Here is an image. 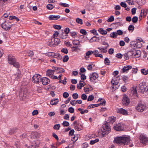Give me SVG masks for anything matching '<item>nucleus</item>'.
I'll list each match as a JSON object with an SVG mask.
<instances>
[{"instance_id": "22", "label": "nucleus", "mask_w": 148, "mask_h": 148, "mask_svg": "<svg viewBox=\"0 0 148 148\" xmlns=\"http://www.w3.org/2000/svg\"><path fill=\"white\" fill-rule=\"evenodd\" d=\"M55 70H48L46 72V75L48 76H50L51 75L54 74Z\"/></svg>"}, {"instance_id": "52", "label": "nucleus", "mask_w": 148, "mask_h": 148, "mask_svg": "<svg viewBox=\"0 0 148 148\" xmlns=\"http://www.w3.org/2000/svg\"><path fill=\"white\" fill-rule=\"evenodd\" d=\"M68 111L70 113H73L74 112V110L72 107H71L69 108Z\"/></svg>"}, {"instance_id": "9", "label": "nucleus", "mask_w": 148, "mask_h": 148, "mask_svg": "<svg viewBox=\"0 0 148 148\" xmlns=\"http://www.w3.org/2000/svg\"><path fill=\"white\" fill-rule=\"evenodd\" d=\"M122 101L123 105L125 106H127L130 103V101L129 98L127 95H124L123 97Z\"/></svg>"}, {"instance_id": "48", "label": "nucleus", "mask_w": 148, "mask_h": 148, "mask_svg": "<svg viewBox=\"0 0 148 148\" xmlns=\"http://www.w3.org/2000/svg\"><path fill=\"white\" fill-rule=\"evenodd\" d=\"M114 20V18L113 16H111L108 19L107 21L108 22H111L113 21Z\"/></svg>"}, {"instance_id": "39", "label": "nucleus", "mask_w": 148, "mask_h": 148, "mask_svg": "<svg viewBox=\"0 0 148 148\" xmlns=\"http://www.w3.org/2000/svg\"><path fill=\"white\" fill-rule=\"evenodd\" d=\"M94 97L92 95H90L87 99L88 101H90L94 99Z\"/></svg>"}, {"instance_id": "11", "label": "nucleus", "mask_w": 148, "mask_h": 148, "mask_svg": "<svg viewBox=\"0 0 148 148\" xmlns=\"http://www.w3.org/2000/svg\"><path fill=\"white\" fill-rule=\"evenodd\" d=\"M114 128L117 131H122L124 130V126L120 123H118L114 125Z\"/></svg>"}, {"instance_id": "26", "label": "nucleus", "mask_w": 148, "mask_h": 148, "mask_svg": "<svg viewBox=\"0 0 148 148\" xmlns=\"http://www.w3.org/2000/svg\"><path fill=\"white\" fill-rule=\"evenodd\" d=\"M110 36L111 38H116L117 37V35L116 32H114L110 34Z\"/></svg>"}, {"instance_id": "33", "label": "nucleus", "mask_w": 148, "mask_h": 148, "mask_svg": "<svg viewBox=\"0 0 148 148\" xmlns=\"http://www.w3.org/2000/svg\"><path fill=\"white\" fill-rule=\"evenodd\" d=\"M16 128H13L10 130L9 131V133L10 134H12L16 132Z\"/></svg>"}, {"instance_id": "54", "label": "nucleus", "mask_w": 148, "mask_h": 148, "mask_svg": "<svg viewBox=\"0 0 148 148\" xmlns=\"http://www.w3.org/2000/svg\"><path fill=\"white\" fill-rule=\"evenodd\" d=\"M60 127V125L59 124H57L55 125L54 127L53 128L55 130H59Z\"/></svg>"}, {"instance_id": "59", "label": "nucleus", "mask_w": 148, "mask_h": 148, "mask_svg": "<svg viewBox=\"0 0 148 148\" xmlns=\"http://www.w3.org/2000/svg\"><path fill=\"white\" fill-rule=\"evenodd\" d=\"M114 52V49L113 48H110L108 50V53L110 55L112 54Z\"/></svg>"}, {"instance_id": "31", "label": "nucleus", "mask_w": 148, "mask_h": 148, "mask_svg": "<svg viewBox=\"0 0 148 148\" xmlns=\"http://www.w3.org/2000/svg\"><path fill=\"white\" fill-rule=\"evenodd\" d=\"M73 43L74 45H80V42L78 40H74L73 41Z\"/></svg>"}, {"instance_id": "63", "label": "nucleus", "mask_w": 148, "mask_h": 148, "mask_svg": "<svg viewBox=\"0 0 148 148\" xmlns=\"http://www.w3.org/2000/svg\"><path fill=\"white\" fill-rule=\"evenodd\" d=\"M134 26L133 25H130L129 26L128 29V30L130 31H133L134 29Z\"/></svg>"}, {"instance_id": "27", "label": "nucleus", "mask_w": 148, "mask_h": 148, "mask_svg": "<svg viewBox=\"0 0 148 148\" xmlns=\"http://www.w3.org/2000/svg\"><path fill=\"white\" fill-rule=\"evenodd\" d=\"M141 72L144 75H146L148 74V69H141Z\"/></svg>"}, {"instance_id": "40", "label": "nucleus", "mask_w": 148, "mask_h": 148, "mask_svg": "<svg viewBox=\"0 0 148 148\" xmlns=\"http://www.w3.org/2000/svg\"><path fill=\"white\" fill-rule=\"evenodd\" d=\"M78 135H76V136L74 135V136L73 137L71 140L74 142H75L78 139Z\"/></svg>"}, {"instance_id": "15", "label": "nucleus", "mask_w": 148, "mask_h": 148, "mask_svg": "<svg viewBox=\"0 0 148 148\" xmlns=\"http://www.w3.org/2000/svg\"><path fill=\"white\" fill-rule=\"evenodd\" d=\"M27 96L28 93L27 91H25L23 92L22 94L21 93V94H20L19 95L20 97H21L20 99L22 100H24L26 98H27Z\"/></svg>"}, {"instance_id": "25", "label": "nucleus", "mask_w": 148, "mask_h": 148, "mask_svg": "<svg viewBox=\"0 0 148 148\" xmlns=\"http://www.w3.org/2000/svg\"><path fill=\"white\" fill-rule=\"evenodd\" d=\"M98 31L101 34L105 35L107 34V32L106 31L104 30L102 28H100L98 29Z\"/></svg>"}, {"instance_id": "47", "label": "nucleus", "mask_w": 148, "mask_h": 148, "mask_svg": "<svg viewBox=\"0 0 148 148\" xmlns=\"http://www.w3.org/2000/svg\"><path fill=\"white\" fill-rule=\"evenodd\" d=\"M76 22L80 24H82L83 23L82 20L79 18H77L76 19Z\"/></svg>"}, {"instance_id": "57", "label": "nucleus", "mask_w": 148, "mask_h": 148, "mask_svg": "<svg viewBox=\"0 0 148 148\" xmlns=\"http://www.w3.org/2000/svg\"><path fill=\"white\" fill-rule=\"evenodd\" d=\"M109 119L110 122L113 123L115 121V117L114 116L109 117Z\"/></svg>"}, {"instance_id": "30", "label": "nucleus", "mask_w": 148, "mask_h": 148, "mask_svg": "<svg viewBox=\"0 0 148 148\" xmlns=\"http://www.w3.org/2000/svg\"><path fill=\"white\" fill-rule=\"evenodd\" d=\"M71 36L73 38H75L77 37V35L76 32H70Z\"/></svg>"}, {"instance_id": "1", "label": "nucleus", "mask_w": 148, "mask_h": 148, "mask_svg": "<svg viewBox=\"0 0 148 148\" xmlns=\"http://www.w3.org/2000/svg\"><path fill=\"white\" fill-rule=\"evenodd\" d=\"M130 138L124 136H118L114 138V142L120 145H129L130 147H132L133 145L131 143Z\"/></svg>"}, {"instance_id": "36", "label": "nucleus", "mask_w": 148, "mask_h": 148, "mask_svg": "<svg viewBox=\"0 0 148 148\" xmlns=\"http://www.w3.org/2000/svg\"><path fill=\"white\" fill-rule=\"evenodd\" d=\"M67 34H66L64 33H63L60 35V37L62 39H65L67 38Z\"/></svg>"}, {"instance_id": "38", "label": "nucleus", "mask_w": 148, "mask_h": 148, "mask_svg": "<svg viewBox=\"0 0 148 148\" xmlns=\"http://www.w3.org/2000/svg\"><path fill=\"white\" fill-rule=\"evenodd\" d=\"M69 59V57L67 55H66L64 57L63 59V62H67Z\"/></svg>"}, {"instance_id": "8", "label": "nucleus", "mask_w": 148, "mask_h": 148, "mask_svg": "<svg viewBox=\"0 0 148 148\" xmlns=\"http://www.w3.org/2000/svg\"><path fill=\"white\" fill-rule=\"evenodd\" d=\"M41 76L38 74H35L32 77V82L35 83H38L41 80Z\"/></svg>"}, {"instance_id": "12", "label": "nucleus", "mask_w": 148, "mask_h": 148, "mask_svg": "<svg viewBox=\"0 0 148 148\" xmlns=\"http://www.w3.org/2000/svg\"><path fill=\"white\" fill-rule=\"evenodd\" d=\"M141 53V52L140 50H134L132 52V54L134 57L136 58L140 56Z\"/></svg>"}, {"instance_id": "44", "label": "nucleus", "mask_w": 148, "mask_h": 148, "mask_svg": "<svg viewBox=\"0 0 148 148\" xmlns=\"http://www.w3.org/2000/svg\"><path fill=\"white\" fill-rule=\"evenodd\" d=\"M84 90L85 92L87 93L89 91H90L92 90V88L91 86L90 87V88H85L84 87Z\"/></svg>"}, {"instance_id": "7", "label": "nucleus", "mask_w": 148, "mask_h": 148, "mask_svg": "<svg viewBox=\"0 0 148 148\" xmlns=\"http://www.w3.org/2000/svg\"><path fill=\"white\" fill-rule=\"evenodd\" d=\"M13 26V25H12L10 23L7 21H5L1 24L2 28L6 31L9 30L10 28Z\"/></svg>"}, {"instance_id": "34", "label": "nucleus", "mask_w": 148, "mask_h": 148, "mask_svg": "<svg viewBox=\"0 0 148 148\" xmlns=\"http://www.w3.org/2000/svg\"><path fill=\"white\" fill-rule=\"evenodd\" d=\"M57 71L56 72H57L58 73H61L64 72L65 70L63 69L62 68H58Z\"/></svg>"}, {"instance_id": "53", "label": "nucleus", "mask_w": 148, "mask_h": 148, "mask_svg": "<svg viewBox=\"0 0 148 148\" xmlns=\"http://www.w3.org/2000/svg\"><path fill=\"white\" fill-rule=\"evenodd\" d=\"M61 51L66 54H67L68 53L67 49L65 48H62L61 50Z\"/></svg>"}, {"instance_id": "23", "label": "nucleus", "mask_w": 148, "mask_h": 148, "mask_svg": "<svg viewBox=\"0 0 148 148\" xmlns=\"http://www.w3.org/2000/svg\"><path fill=\"white\" fill-rule=\"evenodd\" d=\"M99 40V38L95 36L90 39V42H92L95 41H98Z\"/></svg>"}, {"instance_id": "5", "label": "nucleus", "mask_w": 148, "mask_h": 148, "mask_svg": "<svg viewBox=\"0 0 148 148\" xmlns=\"http://www.w3.org/2000/svg\"><path fill=\"white\" fill-rule=\"evenodd\" d=\"M147 107L146 105L144 104L139 103L137 106L136 107V110L138 111L142 112L147 109Z\"/></svg>"}, {"instance_id": "4", "label": "nucleus", "mask_w": 148, "mask_h": 148, "mask_svg": "<svg viewBox=\"0 0 148 148\" xmlns=\"http://www.w3.org/2000/svg\"><path fill=\"white\" fill-rule=\"evenodd\" d=\"M147 86L146 83L145 82H143L139 84L138 92L141 93H143L147 90Z\"/></svg>"}, {"instance_id": "41", "label": "nucleus", "mask_w": 148, "mask_h": 148, "mask_svg": "<svg viewBox=\"0 0 148 148\" xmlns=\"http://www.w3.org/2000/svg\"><path fill=\"white\" fill-rule=\"evenodd\" d=\"M132 21L134 23H136L137 22L138 20V18L136 16H134L132 18Z\"/></svg>"}, {"instance_id": "46", "label": "nucleus", "mask_w": 148, "mask_h": 148, "mask_svg": "<svg viewBox=\"0 0 148 148\" xmlns=\"http://www.w3.org/2000/svg\"><path fill=\"white\" fill-rule=\"evenodd\" d=\"M47 8L49 10H51L53 8V6L51 4H48L47 6Z\"/></svg>"}, {"instance_id": "13", "label": "nucleus", "mask_w": 148, "mask_h": 148, "mask_svg": "<svg viewBox=\"0 0 148 148\" xmlns=\"http://www.w3.org/2000/svg\"><path fill=\"white\" fill-rule=\"evenodd\" d=\"M40 82H42V84L44 85H46L49 83L50 81L48 78L43 77L41 79Z\"/></svg>"}, {"instance_id": "49", "label": "nucleus", "mask_w": 148, "mask_h": 148, "mask_svg": "<svg viewBox=\"0 0 148 148\" xmlns=\"http://www.w3.org/2000/svg\"><path fill=\"white\" fill-rule=\"evenodd\" d=\"M8 0H0V7L3 6L4 5V3Z\"/></svg>"}, {"instance_id": "19", "label": "nucleus", "mask_w": 148, "mask_h": 148, "mask_svg": "<svg viewBox=\"0 0 148 148\" xmlns=\"http://www.w3.org/2000/svg\"><path fill=\"white\" fill-rule=\"evenodd\" d=\"M107 48L105 46V47H100L97 48V49L100 50L101 51V53H105L107 51Z\"/></svg>"}, {"instance_id": "45", "label": "nucleus", "mask_w": 148, "mask_h": 148, "mask_svg": "<svg viewBox=\"0 0 148 148\" xmlns=\"http://www.w3.org/2000/svg\"><path fill=\"white\" fill-rule=\"evenodd\" d=\"M90 32L91 33H93L94 35H96V36L98 35V34L97 32V31L95 29L92 30H90Z\"/></svg>"}, {"instance_id": "18", "label": "nucleus", "mask_w": 148, "mask_h": 148, "mask_svg": "<svg viewBox=\"0 0 148 148\" xmlns=\"http://www.w3.org/2000/svg\"><path fill=\"white\" fill-rule=\"evenodd\" d=\"M51 41H53L54 42H52L51 45L54 44L56 45H58L60 42V39L58 38L53 37L51 38Z\"/></svg>"}, {"instance_id": "32", "label": "nucleus", "mask_w": 148, "mask_h": 148, "mask_svg": "<svg viewBox=\"0 0 148 148\" xmlns=\"http://www.w3.org/2000/svg\"><path fill=\"white\" fill-rule=\"evenodd\" d=\"M99 141V139L98 138L95 139L94 140H91L90 141V143L91 145H93Z\"/></svg>"}, {"instance_id": "20", "label": "nucleus", "mask_w": 148, "mask_h": 148, "mask_svg": "<svg viewBox=\"0 0 148 148\" xmlns=\"http://www.w3.org/2000/svg\"><path fill=\"white\" fill-rule=\"evenodd\" d=\"M59 100L58 99H54L51 100L50 102V103L51 105H56L58 102Z\"/></svg>"}, {"instance_id": "29", "label": "nucleus", "mask_w": 148, "mask_h": 148, "mask_svg": "<svg viewBox=\"0 0 148 148\" xmlns=\"http://www.w3.org/2000/svg\"><path fill=\"white\" fill-rule=\"evenodd\" d=\"M99 106V104H91L90 105L88 106L87 108L88 109H89L91 108H93L95 107H97Z\"/></svg>"}, {"instance_id": "64", "label": "nucleus", "mask_w": 148, "mask_h": 148, "mask_svg": "<svg viewBox=\"0 0 148 148\" xmlns=\"http://www.w3.org/2000/svg\"><path fill=\"white\" fill-rule=\"evenodd\" d=\"M80 33L82 34L83 35H86L87 34L86 31L84 29H81L80 31Z\"/></svg>"}, {"instance_id": "28", "label": "nucleus", "mask_w": 148, "mask_h": 148, "mask_svg": "<svg viewBox=\"0 0 148 148\" xmlns=\"http://www.w3.org/2000/svg\"><path fill=\"white\" fill-rule=\"evenodd\" d=\"M54 55H53V57L54 58H57L58 59H60L62 58L61 55L59 54L55 53H54Z\"/></svg>"}, {"instance_id": "6", "label": "nucleus", "mask_w": 148, "mask_h": 148, "mask_svg": "<svg viewBox=\"0 0 148 148\" xmlns=\"http://www.w3.org/2000/svg\"><path fill=\"white\" fill-rule=\"evenodd\" d=\"M99 77L98 74L96 73H93L90 74L89 76L90 80L91 82L95 83Z\"/></svg>"}, {"instance_id": "55", "label": "nucleus", "mask_w": 148, "mask_h": 148, "mask_svg": "<svg viewBox=\"0 0 148 148\" xmlns=\"http://www.w3.org/2000/svg\"><path fill=\"white\" fill-rule=\"evenodd\" d=\"M126 2L128 3L130 5H133L134 4L133 1L132 0H127Z\"/></svg>"}, {"instance_id": "51", "label": "nucleus", "mask_w": 148, "mask_h": 148, "mask_svg": "<svg viewBox=\"0 0 148 148\" xmlns=\"http://www.w3.org/2000/svg\"><path fill=\"white\" fill-rule=\"evenodd\" d=\"M59 4L64 7H69V4L62 3H59Z\"/></svg>"}, {"instance_id": "35", "label": "nucleus", "mask_w": 148, "mask_h": 148, "mask_svg": "<svg viewBox=\"0 0 148 148\" xmlns=\"http://www.w3.org/2000/svg\"><path fill=\"white\" fill-rule=\"evenodd\" d=\"M104 63L106 65H110V61L108 58H106L105 59Z\"/></svg>"}, {"instance_id": "43", "label": "nucleus", "mask_w": 148, "mask_h": 148, "mask_svg": "<svg viewBox=\"0 0 148 148\" xmlns=\"http://www.w3.org/2000/svg\"><path fill=\"white\" fill-rule=\"evenodd\" d=\"M65 44L67 47H71L72 45L70 43V42H66L65 41L64 42Z\"/></svg>"}, {"instance_id": "21", "label": "nucleus", "mask_w": 148, "mask_h": 148, "mask_svg": "<svg viewBox=\"0 0 148 148\" xmlns=\"http://www.w3.org/2000/svg\"><path fill=\"white\" fill-rule=\"evenodd\" d=\"M147 9L142 10L141 11L140 14L141 16H146L147 13Z\"/></svg>"}, {"instance_id": "10", "label": "nucleus", "mask_w": 148, "mask_h": 148, "mask_svg": "<svg viewBox=\"0 0 148 148\" xmlns=\"http://www.w3.org/2000/svg\"><path fill=\"white\" fill-rule=\"evenodd\" d=\"M140 142L144 144H146L148 142V138L145 135H141L139 137Z\"/></svg>"}, {"instance_id": "17", "label": "nucleus", "mask_w": 148, "mask_h": 148, "mask_svg": "<svg viewBox=\"0 0 148 148\" xmlns=\"http://www.w3.org/2000/svg\"><path fill=\"white\" fill-rule=\"evenodd\" d=\"M132 69V66L130 65H127L125 66L122 69V72L124 73L125 72H127L128 71L129 69Z\"/></svg>"}, {"instance_id": "2", "label": "nucleus", "mask_w": 148, "mask_h": 148, "mask_svg": "<svg viewBox=\"0 0 148 148\" xmlns=\"http://www.w3.org/2000/svg\"><path fill=\"white\" fill-rule=\"evenodd\" d=\"M111 130L109 124L106 123L103 125L101 128V134L103 137L106 136L110 132Z\"/></svg>"}, {"instance_id": "42", "label": "nucleus", "mask_w": 148, "mask_h": 148, "mask_svg": "<svg viewBox=\"0 0 148 148\" xmlns=\"http://www.w3.org/2000/svg\"><path fill=\"white\" fill-rule=\"evenodd\" d=\"M27 54L28 56L32 57L34 55L33 52L31 51H29L27 52Z\"/></svg>"}, {"instance_id": "50", "label": "nucleus", "mask_w": 148, "mask_h": 148, "mask_svg": "<svg viewBox=\"0 0 148 148\" xmlns=\"http://www.w3.org/2000/svg\"><path fill=\"white\" fill-rule=\"evenodd\" d=\"M136 47L138 48H140L142 47V44L140 42H137L135 44Z\"/></svg>"}, {"instance_id": "62", "label": "nucleus", "mask_w": 148, "mask_h": 148, "mask_svg": "<svg viewBox=\"0 0 148 148\" xmlns=\"http://www.w3.org/2000/svg\"><path fill=\"white\" fill-rule=\"evenodd\" d=\"M116 33L117 35H121L123 34V32L121 30H118L116 31Z\"/></svg>"}, {"instance_id": "60", "label": "nucleus", "mask_w": 148, "mask_h": 148, "mask_svg": "<svg viewBox=\"0 0 148 148\" xmlns=\"http://www.w3.org/2000/svg\"><path fill=\"white\" fill-rule=\"evenodd\" d=\"M53 27L56 29H61V27L60 25H55L53 26Z\"/></svg>"}, {"instance_id": "56", "label": "nucleus", "mask_w": 148, "mask_h": 148, "mask_svg": "<svg viewBox=\"0 0 148 148\" xmlns=\"http://www.w3.org/2000/svg\"><path fill=\"white\" fill-rule=\"evenodd\" d=\"M62 125L64 127L68 126L69 125V123L66 121H64L62 123Z\"/></svg>"}, {"instance_id": "3", "label": "nucleus", "mask_w": 148, "mask_h": 148, "mask_svg": "<svg viewBox=\"0 0 148 148\" xmlns=\"http://www.w3.org/2000/svg\"><path fill=\"white\" fill-rule=\"evenodd\" d=\"M8 62L9 64L13 65L16 68H18L20 67L19 64L16 61L15 58L13 57L8 56Z\"/></svg>"}, {"instance_id": "24", "label": "nucleus", "mask_w": 148, "mask_h": 148, "mask_svg": "<svg viewBox=\"0 0 148 148\" xmlns=\"http://www.w3.org/2000/svg\"><path fill=\"white\" fill-rule=\"evenodd\" d=\"M14 76L15 78V79L16 80H18L19 79L20 77L21 76V75L20 73H18L16 74H15Z\"/></svg>"}, {"instance_id": "61", "label": "nucleus", "mask_w": 148, "mask_h": 148, "mask_svg": "<svg viewBox=\"0 0 148 148\" xmlns=\"http://www.w3.org/2000/svg\"><path fill=\"white\" fill-rule=\"evenodd\" d=\"M72 97L74 99H76L78 98V95L77 93H75L73 94Z\"/></svg>"}, {"instance_id": "58", "label": "nucleus", "mask_w": 148, "mask_h": 148, "mask_svg": "<svg viewBox=\"0 0 148 148\" xmlns=\"http://www.w3.org/2000/svg\"><path fill=\"white\" fill-rule=\"evenodd\" d=\"M81 98L83 100H85L87 99V96L84 94H82L81 96Z\"/></svg>"}, {"instance_id": "14", "label": "nucleus", "mask_w": 148, "mask_h": 148, "mask_svg": "<svg viewBox=\"0 0 148 148\" xmlns=\"http://www.w3.org/2000/svg\"><path fill=\"white\" fill-rule=\"evenodd\" d=\"M117 112L118 113L124 115H127V111L125 109H123V108H120L116 110Z\"/></svg>"}, {"instance_id": "16", "label": "nucleus", "mask_w": 148, "mask_h": 148, "mask_svg": "<svg viewBox=\"0 0 148 148\" xmlns=\"http://www.w3.org/2000/svg\"><path fill=\"white\" fill-rule=\"evenodd\" d=\"M60 18V15H51L49 16V18L50 20H57Z\"/></svg>"}, {"instance_id": "37", "label": "nucleus", "mask_w": 148, "mask_h": 148, "mask_svg": "<svg viewBox=\"0 0 148 148\" xmlns=\"http://www.w3.org/2000/svg\"><path fill=\"white\" fill-rule=\"evenodd\" d=\"M93 51H89L86 53V56H88V58H89V56L90 55H91L92 54H93Z\"/></svg>"}]
</instances>
